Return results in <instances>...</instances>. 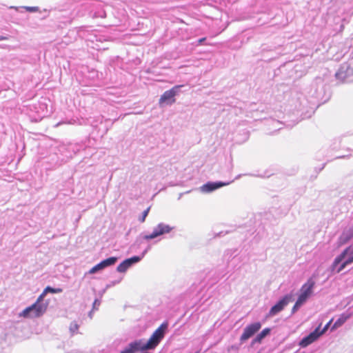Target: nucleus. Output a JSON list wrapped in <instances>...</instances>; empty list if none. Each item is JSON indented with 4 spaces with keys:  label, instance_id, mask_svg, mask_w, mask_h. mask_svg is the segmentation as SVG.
I'll use <instances>...</instances> for the list:
<instances>
[{
    "label": "nucleus",
    "instance_id": "obj_1",
    "mask_svg": "<svg viewBox=\"0 0 353 353\" xmlns=\"http://www.w3.org/2000/svg\"><path fill=\"white\" fill-rule=\"evenodd\" d=\"M352 263L353 247H348L334 259L331 265V270L336 273H339L343 271L347 265Z\"/></svg>",
    "mask_w": 353,
    "mask_h": 353
},
{
    "label": "nucleus",
    "instance_id": "obj_2",
    "mask_svg": "<svg viewBox=\"0 0 353 353\" xmlns=\"http://www.w3.org/2000/svg\"><path fill=\"white\" fill-rule=\"evenodd\" d=\"M44 292L39 295L37 301L32 305L26 307L21 313L24 317H39L41 316L47 309V304L42 303L45 296Z\"/></svg>",
    "mask_w": 353,
    "mask_h": 353
},
{
    "label": "nucleus",
    "instance_id": "obj_3",
    "mask_svg": "<svg viewBox=\"0 0 353 353\" xmlns=\"http://www.w3.org/2000/svg\"><path fill=\"white\" fill-rule=\"evenodd\" d=\"M335 77L337 80L342 82H352L353 66H352L349 63H343L336 72Z\"/></svg>",
    "mask_w": 353,
    "mask_h": 353
},
{
    "label": "nucleus",
    "instance_id": "obj_4",
    "mask_svg": "<svg viewBox=\"0 0 353 353\" xmlns=\"http://www.w3.org/2000/svg\"><path fill=\"white\" fill-rule=\"evenodd\" d=\"M107 8H109V6L104 3L93 1L89 6V15L93 19H103L106 17Z\"/></svg>",
    "mask_w": 353,
    "mask_h": 353
},
{
    "label": "nucleus",
    "instance_id": "obj_5",
    "mask_svg": "<svg viewBox=\"0 0 353 353\" xmlns=\"http://www.w3.org/2000/svg\"><path fill=\"white\" fill-rule=\"evenodd\" d=\"M174 228V226H171L165 223H159L154 228L152 232L150 234L145 235L143 239L145 240L154 239L159 236L170 233Z\"/></svg>",
    "mask_w": 353,
    "mask_h": 353
},
{
    "label": "nucleus",
    "instance_id": "obj_6",
    "mask_svg": "<svg viewBox=\"0 0 353 353\" xmlns=\"http://www.w3.org/2000/svg\"><path fill=\"white\" fill-rule=\"evenodd\" d=\"M293 296L292 294H288L282 297L275 305H274L270 310L268 315L273 316L280 312H281L284 307L292 301Z\"/></svg>",
    "mask_w": 353,
    "mask_h": 353
},
{
    "label": "nucleus",
    "instance_id": "obj_7",
    "mask_svg": "<svg viewBox=\"0 0 353 353\" xmlns=\"http://www.w3.org/2000/svg\"><path fill=\"white\" fill-rule=\"evenodd\" d=\"M260 322H254L248 325L244 329L243 334L240 336V341L241 343L252 337L256 333L259 331L261 327Z\"/></svg>",
    "mask_w": 353,
    "mask_h": 353
},
{
    "label": "nucleus",
    "instance_id": "obj_8",
    "mask_svg": "<svg viewBox=\"0 0 353 353\" xmlns=\"http://www.w3.org/2000/svg\"><path fill=\"white\" fill-rule=\"evenodd\" d=\"M315 285V281L312 278H310L305 283H304L301 288V294L298 296V299L304 303L312 295L313 288Z\"/></svg>",
    "mask_w": 353,
    "mask_h": 353
},
{
    "label": "nucleus",
    "instance_id": "obj_9",
    "mask_svg": "<svg viewBox=\"0 0 353 353\" xmlns=\"http://www.w3.org/2000/svg\"><path fill=\"white\" fill-rule=\"evenodd\" d=\"M232 181L222 182V181H208L200 187V191L205 194L211 193L216 190H218L223 186L230 185Z\"/></svg>",
    "mask_w": 353,
    "mask_h": 353
},
{
    "label": "nucleus",
    "instance_id": "obj_10",
    "mask_svg": "<svg viewBox=\"0 0 353 353\" xmlns=\"http://www.w3.org/2000/svg\"><path fill=\"white\" fill-rule=\"evenodd\" d=\"M118 258L116 256H111L106 259L103 260L94 267H92L90 271L89 274H95L100 270H102L109 266L113 265L117 261Z\"/></svg>",
    "mask_w": 353,
    "mask_h": 353
},
{
    "label": "nucleus",
    "instance_id": "obj_11",
    "mask_svg": "<svg viewBox=\"0 0 353 353\" xmlns=\"http://www.w3.org/2000/svg\"><path fill=\"white\" fill-rule=\"evenodd\" d=\"M321 333H319V328H315L314 331L308 335L304 336L299 343L301 347H306L309 345L316 341L320 336Z\"/></svg>",
    "mask_w": 353,
    "mask_h": 353
},
{
    "label": "nucleus",
    "instance_id": "obj_12",
    "mask_svg": "<svg viewBox=\"0 0 353 353\" xmlns=\"http://www.w3.org/2000/svg\"><path fill=\"white\" fill-rule=\"evenodd\" d=\"M141 260V257L138 256H134L126 259L117 266V270L121 273L125 272L128 268L134 264L139 263Z\"/></svg>",
    "mask_w": 353,
    "mask_h": 353
},
{
    "label": "nucleus",
    "instance_id": "obj_13",
    "mask_svg": "<svg viewBox=\"0 0 353 353\" xmlns=\"http://www.w3.org/2000/svg\"><path fill=\"white\" fill-rule=\"evenodd\" d=\"M140 340L141 341L142 345L141 346L142 347V351L154 350L160 343V341H159L152 334L146 342L144 341V339Z\"/></svg>",
    "mask_w": 353,
    "mask_h": 353
},
{
    "label": "nucleus",
    "instance_id": "obj_14",
    "mask_svg": "<svg viewBox=\"0 0 353 353\" xmlns=\"http://www.w3.org/2000/svg\"><path fill=\"white\" fill-rule=\"evenodd\" d=\"M141 341L135 340L128 344V345L123 350L121 353H136L138 351H142Z\"/></svg>",
    "mask_w": 353,
    "mask_h": 353
},
{
    "label": "nucleus",
    "instance_id": "obj_15",
    "mask_svg": "<svg viewBox=\"0 0 353 353\" xmlns=\"http://www.w3.org/2000/svg\"><path fill=\"white\" fill-rule=\"evenodd\" d=\"M271 332V329L269 327L264 328L260 333H259L252 341V345L256 343H261L263 339L268 336Z\"/></svg>",
    "mask_w": 353,
    "mask_h": 353
},
{
    "label": "nucleus",
    "instance_id": "obj_16",
    "mask_svg": "<svg viewBox=\"0 0 353 353\" xmlns=\"http://www.w3.org/2000/svg\"><path fill=\"white\" fill-rule=\"evenodd\" d=\"M168 328V323H163L152 334L159 341L163 339L165 330Z\"/></svg>",
    "mask_w": 353,
    "mask_h": 353
},
{
    "label": "nucleus",
    "instance_id": "obj_17",
    "mask_svg": "<svg viewBox=\"0 0 353 353\" xmlns=\"http://www.w3.org/2000/svg\"><path fill=\"white\" fill-rule=\"evenodd\" d=\"M168 328V323H163L152 334L159 341L163 339L165 330Z\"/></svg>",
    "mask_w": 353,
    "mask_h": 353
},
{
    "label": "nucleus",
    "instance_id": "obj_18",
    "mask_svg": "<svg viewBox=\"0 0 353 353\" xmlns=\"http://www.w3.org/2000/svg\"><path fill=\"white\" fill-rule=\"evenodd\" d=\"M174 96L173 95V93L171 92V91L167 90L165 91L161 97L159 102L161 103H167L172 104L175 101L174 99Z\"/></svg>",
    "mask_w": 353,
    "mask_h": 353
},
{
    "label": "nucleus",
    "instance_id": "obj_19",
    "mask_svg": "<svg viewBox=\"0 0 353 353\" xmlns=\"http://www.w3.org/2000/svg\"><path fill=\"white\" fill-rule=\"evenodd\" d=\"M353 237V227L345 230L340 236V241L345 243Z\"/></svg>",
    "mask_w": 353,
    "mask_h": 353
},
{
    "label": "nucleus",
    "instance_id": "obj_20",
    "mask_svg": "<svg viewBox=\"0 0 353 353\" xmlns=\"http://www.w3.org/2000/svg\"><path fill=\"white\" fill-rule=\"evenodd\" d=\"M44 294H47L48 293H52V294H57V293H61L63 292V290L60 288H54L52 287H50V286H47L44 290Z\"/></svg>",
    "mask_w": 353,
    "mask_h": 353
},
{
    "label": "nucleus",
    "instance_id": "obj_21",
    "mask_svg": "<svg viewBox=\"0 0 353 353\" xmlns=\"http://www.w3.org/2000/svg\"><path fill=\"white\" fill-rule=\"evenodd\" d=\"M69 330H70L71 334L74 335L78 332L79 325L77 324V323L76 321H72L70 325Z\"/></svg>",
    "mask_w": 353,
    "mask_h": 353
},
{
    "label": "nucleus",
    "instance_id": "obj_22",
    "mask_svg": "<svg viewBox=\"0 0 353 353\" xmlns=\"http://www.w3.org/2000/svg\"><path fill=\"white\" fill-rule=\"evenodd\" d=\"M303 304V302L297 299L292 309V314H294Z\"/></svg>",
    "mask_w": 353,
    "mask_h": 353
},
{
    "label": "nucleus",
    "instance_id": "obj_23",
    "mask_svg": "<svg viewBox=\"0 0 353 353\" xmlns=\"http://www.w3.org/2000/svg\"><path fill=\"white\" fill-rule=\"evenodd\" d=\"M183 87V85H178L174 86L172 88H171L170 90L172 93H173V95L175 97L181 92V88Z\"/></svg>",
    "mask_w": 353,
    "mask_h": 353
},
{
    "label": "nucleus",
    "instance_id": "obj_24",
    "mask_svg": "<svg viewBox=\"0 0 353 353\" xmlns=\"http://www.w3.org/2000/svg\"><path fill=\"white\" fill-rule=\"evenodd\" d=\"M150 208H148L146 210H145L143 212H142V215L141 216L139 217V221L141 222V223H143L145 220V218L146 216H148L149 212H150Z\"/></svg>",
    "mask_w": 353,
    "mask_h": 353
},
{
    "label": "nucleus",
    "instance_id": "obj_25",
    "mask_svg": "<svg viewBox=\"0 0 353 353\" xmlns=\"http://www.w3.org/2000/svg\"><path fill=\"white\" fill-rule=\"evenodd\" d=\"M323 90V88L321 87L320 91L316 90L315 92V93L314 94V97L316 99H317L318 100H319V101H323V96L322 94Z\"/></svg>",
    "mask_w": 353,
    "mask_h": 353
},
{
    "label": "nucleus",
    "instance_id": "obj_26",
    "mask_svg": "<svg viewBox=\"0 0 353 353\" xmlns=\"http://www.w3.org/2000/svg\"><path fill=\"white\" fill-rule=\"evenodd\" d=\"M332 323V320H330L325 326L321 330L320 327L321 325H319L316 328H319V333H321V336L328 330L329 327L330 326Z\"/></svg>",
    "mask_w": 353,
    "mask_h": 353
},
{
    "label": "nucleus",
    "instance_id": "obj_27",
    "mask_svg": "<svg viewBox=\"0 0 353 353\" xmlns=\"http://www.w3.org/2000/svg\"><path fill=\"white\" fill-rule=\"evenodd\" d=\"M21 9H25L26 11L34 12L39 10V8L37 6H23L21 7Z\"/></svg>",
    "mask_w": 353,
    "mask_h": 353
},
{
    "label": "nucleus",
    "instance_id": "obj_28",
    "mask_svg": "<svg viewBox=\"0 0 353 353\" xmlns=\"http://www.w3.org/2000/svg\"><path fill=\"white\" fill-rule=\"evenodd\" d=\"M345 322V320H343L341 319H337L335 323H334L332 330L337 328L338 327L341 326L343 323Z\"/></svg>",
    "mask_w": 353,
    "mask_h": 353
},
{
    "label": "nucleus",
    "instance_id": "obj_29",
    "mask_svg": "<svg viewBox=\"0 0 353 353\" xmlns=\"http://www.w3.org/2000/svg\"><path fill=\"white\" fill-rule=\"evenodd\" d=\"M101 301L98 299H96L93 303V310H97V307L100 305Z\"/></svg>",
    "mask_w": 353,
    "mask_h": 353
},
{
    "label": "nucleus",
    "instance_id": "obj_30",
    "mask_svg": "<svg viewBox=\"0 0 353 353\" xmlns=\"http://www.w3.org/2000/svg\"><path fill=\"white\" fill-rule=\"evenodd\" d=\"M121 281V279H120L117 281H112L110 283L107 285L106 288H110L112 286H114L116 284L119 283Z\"/></svg>",
    "mask_w": 353,
    "mask_h": 353
},
{
    "label": "nucleus",
    "instance_id": "obj_31",
    "mask_svg": "<svg viewBox=\"0 0 353 353\" xmlns=\"http://www.w3.org/2000/svg\"><path fill=\"white\" fill-rule=\"evenodd\" d=\"M151 247L150 245H148L146 249L142 252V254L139 256V257H141V259L144 257V256L145 255V254L150 250Z\"/></svg>",
    "mask_w": 353,
    "mask_h": 353
},
{
    "label": "nucleus",
    "instance_id": "obj_32",
    "mask_svg": "<svg viewBox=\"0 0 353 353\" xmlns=\"http://www.w3.org/2000/svg\"><path fill=\"white\" fill-rule=\"evenodd\" d=\"M241 176H254V174H239L237 175L234 180H237L239 179H240L241 177Z\"/></svg>",
    "mask_w": 353,
    "mask_h": 353
},
{
    "label": "nucleus",
    "instance_id": "obj_33",
    "mask_svg": "<svg viewBox=\"0 0 353 353\" xmlns=\"http://www.w3.org/2000/svg\"><path fill=\"white\" fill-rule=\"evenodd\" d=\"M206 38L205 37H203V38H201L198 40V45H202L203 43V42L205 41Z\"/></svg>",
    "mask_w": 353,
    "mask_h": 353
},
{
    "label": "nucleus",
    "instance_id": "obj_34",
    "mask_svg": "<svg viewBox=\"0 0 353 353\" xmlns=\"http://www.w3.org/2000/svg\"><path fill=\"white\" fill-rule=\"evenodd\" d=\"M8 37L0 35V41L6 40Z\"/></svg>",
    "mask_w": 353,
    "mask_h": 353
},
{
    "label": "nucleus",
    "instance_id": "obj_35",
    "mask_svg": "<svg viewBox=\"0 0 353 353\" xmlns=\"http://www.w3.org/2000/svg\"><path fill=\"white\" fill-rule=\"evenodd\" d=\"M345 156H341V157H337V159H342V158H345Z\"/></svg>",
    "mask_w": 353,
    "mask_h": 353
},
{
    "label": "nucleus",
    "instance_id": "obj_36",
    "mask_svg": "<svg viewBox=\"0 0 353 353\" xmlns=\"http://www.w3.org/2000/svg\"><path fill=\"white\" fill-rule=\"evenodd\" d=\"M274 123H276V124H279V122L278 121H274Z\"/></svg>",
    "mask_w": 353,
    "mask_h": 353
},
{
    "label": "nucleus",
    "instance_id": "obj_37",
    "mask_svg": "<svg viewBox=\"0 0 353 353\" xmlns=\"http://www.w3.org/2000/svg\"><path fill=\"white\" fill-rule=\"evenodd\" d=\"M61 124V123H58L56 126H59Z\"/></svg>",
    "mask_w": 353,
    "mask_h": 353
}]
</instances>
